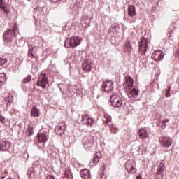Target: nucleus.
<instances>
[{"instance_id":"nucleus-1","label":"nucleus","mask_w":179,"mask_h":179,"mask_svg":"<svg viewBox=\"0 0 179 179\" xmlns=\"http://www.w3.org/2000/svg\"><path fill=\"white\" fill-rule=\"evenodd\" d=\"M16 30H17V26L15 25L13 29H8L3 34V38L4 41L10 42L16 38Z\"/></svg>"},{"instance_id":"nucleus-2","label":"nucleus","mask_w":179,"mask_h":179,"mask_svg":"<svg viewBox=\"0 0 179 179\" xmlns=\"http://www.w3.org/2000/svg\"><path fill=\"white\" fill-rule=\"evenodd\" d=\"M82 40H80V38L78 36H74L71 38L70 39H66L64 43V47L66 48H69L71 47V48H75L78 47V45H80Z\"/></svg>"},{"instance_id":"nucleus-3","label":"nucleus","mask_w":179,"mask_h":179,"mask_svg":"<svg viewBox=\"0 0 179 179\" xmlns=\"http://www.w3.org/2000/svg\"><path fill=\"white\" fill-rule=\"evenodd\" d=\"M138 51L142 55L146 54V51H148V41L146 38H141L138 42Z\"/></svg>"},{"instance_id":"nucleus-4","label":"nucleus","mask_w":179,"mask_h":179,"mask_svg":"<svg viewBox=\"0 0 179 179\" xmlns=\"http://www.w3.org/2000/svg\"><path fill=\"white\" fill-rule=\"evenodd\" d=\"M46 85H48V78H47V74L41 73L38 78L37 85L40 86L41 89H45Z\"/></svg>"},{"instance_id":"nucleus-5","label":"nucleus","mask_w":179,"mask_h":179,"mask_svg":"<svg viewBox=\"0 0 179 179\" xmlns=\"http://www.w3.org/2000/svg\"><path fill=\"white\" fill-rule=\"evenodd\" d=\"M83 143L85 149H90L94 145V139L92 136H84Z\"/></svg>"},{"instance_id":"nucleus-6","label":"nucleus","mask_w":179,"mask_h":179,"mask_svg":"<svg viewBox=\"0 0 179 179\" xmlns=\"http://www.w3.org/2000/svg\"><path fill=\"white\" fill-rule=\"evenodd\" d=\"M110 104L113 107L120 108L122 106V100L117 95H112L110 97Z\"/></svg>"},{"instance_id":"nucleus-7","label":"nucleus","mask_w":179,"mask_h":179,"mask_svg":"<svg viewBox=\"0 0 179 179\" xmlns=\"http://www.w3.org/2000/svg\"><path fill=\"white\" fill-rule=\"evenodd\" d=\"M125 169L129 174H135V173H136V168H135V161H127L125 164Z\"/></svg>"},{"instance_id":"nucleus-8","label":"nucleus","mask_w":179,"mask_h":179,"mask_svg":"<svg viewBox=\"0 0 179 179\" xmlns=\"http://www.w3.org/2000/svg\"><path fill=\"white\" fill-rule=\"evenodd\" d=\"M37 138L38 143H43V146H45L47 141L50 139V136L48 134V132L45 131L38 133L37 135Z\"/></svg>"},{"instance_id":"nucleus-9","label":"nucleus","mask_w":179,"mask_h":179,"mask_svg":"<svg viewBox=\"0 0 179 179\" xmlns=\"http://www.w3.org/2000/svg\"><path fill=\"white\" fill-rule=\"evenodd\" d=\"M81 122H83V125H86L87 127H92L93 124H94V120L93 117H90V115L85 114L82 115Z\"/></svg>"},{"instance_id":"nucleus-10","label":"nucleus","mask_w":179,"mask_h":179,"mask_svg":"<svg viewBox=\"0 0 179 179\" xmlns=\"http://www.w3.org/2000/svg\"><path fill=\"white\" fill-rule=\"evenodd\" d=\"M92 66H93V61L89 59H85L83 60L82 64L83 71H86V72H90V71H92Z\"/></svg>"},{"instance_id":"nucleus-11","label":"nucleus","mask_w":179,"mask_h":179,"mask_svg":"<svg viewBox=\"0 0 179 179\" xmlns=\"http://www.w3.org/2000/svg\"><path fill=\"white\" fill-rule=\"evenodd\" d=\"M152 58L157 62H159V61H162L163 58H164V55H163V51L160 50H157L153 52L152 54Z\"/></svg>"},{"instance_id":"nucleus-12","label":"nucleus","mask_w":179,"mask_h":179,"mask_svg":"<svg viewBox=\"0 0 179 179\" xmlns=\"http://www.w3.org/2000/svg\"><path fill=\"white\" fill-rule=\"evenodd\" d=\"M156 120H157V124L158 125V127H160V128H162V129H164V128L167 127V124H169V122H170V119L169 118L162 119V117H157Z\"/></svg>"},{"instance_id":"nucleus-13","label":"nucleus","mask_w":179,"mask_h":179,"mask_svg":"<svg viewBox=\"0 0 179 179\" xmlns=\"http://www.w3.org/2000/svg\"><path fill=\"white\" fill-rule=\"evenodd\" d=\"M126 81L123 84L124 87H126V89H128L129 90H131L132 89V87L134 86V79L131 78L129 76H127L125 77Z\"/></svg>"},{"instance_id":"nucleus-14","label":"nucleus","mask_w":179,"mask_h":179,"mask_svg":"<svg viewBox=\"0 0 179 179\" xmlns=\"http://www.w3.org/2000/svg\"><path fill=\"white\" fill-rule=\"evenodd\" d=\"M159 142L164 148H170L171 146V138L169 137H162L159 138Z\"/></svg>"},{"instance_id":"nucleus-15","label":"nucleus","mask_w":179,"mask_h":179,"mask_svg":"<svg viewBox=\"0 0 179 179\" xmlns=\"http://www.w3.org/2000/svg\"><path fill=\"white\" fill-rule=\"evenodd\" d=\"M102 87L103 90H113L114 83L110 80H107L103 83Z\"/></svg>"},{"instance_id":"nucleus-16","label":"nucleus","mask_w":179,"mask_h":179,"mask_svg":"<svg viewBox=\"0 0 179 179\" xmlns=\"http://www.w3.org/2000/svg\"><path fill=\"white\" fill-rule=\"evenodd\" d=\"M10 148V142L6 141H0V150L2 152H6L9 150Z\"/></svg>"},{"instance_id":"nucleus-17","label":"nucleus","mask_w":179,"mask_h":179,"mask_svg":"<svg viewBox=\"0 0 179 179\" xmlns=\"http://www.w3.org/2000/svg\"><path fill=\"white\" fill-rule=\"evenodd\" d=\"M55 131L57 135L62 136V135L65 134V124H64L63 126L61 124H59L57 126H56Z\"/></svg>"},{"instance_id":"nucleus-18","label":"nucleus","mask_w":179,"mask_h":179,"mask_svg":"<svg viewBox=\"0 0 179 179\" xmlns=\"http://www.w3.org/2000/svg\"><path fill=\"white\" fill-rule=\"evenodd\" d=\"M80 174L83 179H90L92 178V176L90 175V170L87 169H82L80 171Z\"/></svg>"},{"instance_id":"nucleus-19","label":"nucleus","mask_w":179,"mask_h":179,"mask_svg":"<svg viewBox=\"0 0 179 179\" xmlns=\"http://www.w3.org/2000/svg\"><path fill=\"white\" fill-rule=\"evenodd\" d=\"M138 135L141 139H146L149 136L148 131L145 129H140L138 131Z\"/></svg>"},{"instance_id":"nucleus-20","label":"nucleus","mask_w":179,"mask_h":179,"mask_svg":"<svg viewBox=\"0 0 179 179\" xmlns=\"http://www.w3.org/2000/svg\"><path fill=\"white\" fill-rule=\"evenodd\" d=\"M128 15L130 17H134L136 15V8L134 5H129L128 6Z\"/></svg>"},{"instance_id":"nucleus-21","label":"nucleus","mask_w":179,"mask_h":179,"mask_svg":"<svg viewBox=\"0 0 179 179\" xmlns=\"http://www.w3.org/2000/svg\"><path fill=\"white\" fill-rule=\"evenodd\" d=\"M138 94H139V90H130L128 93V96L129 99H136Z\"/></svg>"},{"instance_id":"nucleus-22","label":"nucleus","mask_w":179,"mask_h":179,"mask_svg":"<svg viewBox=\"0 0 179 179\" xmlns=\"http://www.w3.org/2000/svg\"><path fill=\"white\" fill-rule=\"evenodd\" d=\"M6 82V74L4 73H0V86H3Z\"/></svg>"},{"instance_id":"nucleus-23","label":"nucleus","mask_w":179,"mask_h":179,"mask_svg":"<svg viewBox=\"0 0 179 179\" xmlns=\"http://www.w3.org/2000/svg\"><path fill=\"white\" fill-rule=\"evenodd\" d=\"M31 115H32V117H40V110L37 109L36 107H33Z\"/></svg>"},{"instance_id":"nucleus-24","label":"nucleus","mask_w":179,"mask_h":179,"mask_svg":"<svg viewBox=\"0 0 179 179\" xmlns=\"http://www.w3.org/2000/svg\"><path fill=\"white\" fill-rule=\"evenodd\" d=\"M27 136L30 138L32 135H34V131L33 130L32 126H28V129L27 130Z\"/></svg>"},{"instance_id":"nucleus-25","label":"nucleus","mask_w":179,"mask_h":179,"mask_svg":"<svg viewBox=\"0 0 179 179\" xmlns=\"http://www.w3.org/2000/svg\"><path fill=\"white\" fill-rule=\"evenodd\" d=\"M124 51H128L129 52L132 51V45H131V43H129V41H127L124 43Z\"/></svg>"},{"instance_id":"nucleus-26","label":"nucleus","mask_w":179,"mask_h":179,"mask_svg":"<svg viewBox=\"0 0 179 179\" xmlns=\"http://www.w3.org/2000/svg\"><path fill=\"white\" fill-rule=\"evenodd\" d=\"M0 66H3V68H6V66H8V59L0 58Z\"/></svg>"},{"instance_id":"nucleus-27","label":"nucleus","mask_w":179,"mask_h":179,"mask_svg":"<svg viewBox=\"0 0 179 179\" xmlns=\"http://www.w3.org/2000/svg\"><path fill=\"white\" fill-rule=\"evenodd\" d=\"M108 127L112 134H118V128H117L115 126L109 124Z\"/></svg>"},{"instance_id":"nucleus-28","label":"nucleus","mask_w":179,"mask_h":179,"mask_svg":"<svg viewBox=\"0 0 179 179\" xmlns=\"http://www.w3.org/2000/svg\"><path fill=\"white\" fill-rule=\"evenodd\" d=\"M30 80H31V76L28 75L27 77H25L23 80H22V83H29V82H30Z\"/></svg>"},{"instance_id":"nucleus-29","label":"nucleus","mask_w":179,"mask_h":179,"mask_svg":"<svg viewBox=\"0 0 179 179\" xmlns=\"http://www.w3.org/2000/svg\"><path fill=\"white\" fill-rule=\"evenodd\" d=\"M105 118L106 120V125H107L111 121V116L106 115H105Z\"/></svg>"},{"instance_id":"nucleus-30","label":"nucleus","mask_w":179,"mask_h":179,"mask_svg":"<svg viewBox=\"0 0 179 179\" xmlns=\"http://www.w3.org/2000/svg\"><path fill=\"white\" fill-rule=\"evenodd\" d=\"M34 171H33V168H31L29 169L28 171H27V174L30 178V177H31V174H34Z\"/></svg>"},{"instance_id":"nucleus-31","label":"nucleus","mask_w":179,"mask_h":179,"mask_svg":"<svg viewBox=\"0 0 179 179\" xmlns=\"http://www.w3.org/2000/svg\"><path fill=\"white\" fill-rule=\"evenodd\" d=\"M162 173H164V169L163 168H159L157 170V174H162Z\"/></svg>"},{"instance_id":"nucleus-32","label":"nucleus","mask_w":179,"mask_h":179,"mask_svg":"<svg viewBox=\"0 0 179 179\" xmlns=\"http://www.w3.org/2000/svg\"><path fill=\"white\" fill-rule=\"evenodd\" d=\"M99 158H96L95 157H94V159H93V161H92V163L94 164H97V163H99Z\"/></svg>"},{"instance_id":"nucleus-33","label":"nucleus","mask_w":179,"mask_h":179,"mask_svg":"<svg viewBox=\"0 0 179 179\" xmlns=\"http://www.w3.org/2000/svg\"><path fill=\"white\" fill-rule=\"evenodd\" d=\"M95 158H98V159L100 160V159H101V154H100L99 152H97L96 154V155L94 156Z\"/></svg>"},{"instance_id":"nucleus-34","label":"nucleus","mask_w":179,"mask_h":179,"mask_svg":"<svg viewBox=\"0 0 179 179\" xmlns=\"http://www.w3.org/2000/svg\"><path fill=\"white\" fill-rule=\"evenodd\" d=\"M165 97H170V90L165 91Z\"/></svg>"},{"instance_id":"nucleus-35","label":"nucleus","mask_w":179,"mask_h":179,"mask_svg":"<svg viewBox=\"0 0 179 179\" xmlns=\"http://www.w3.org/2000/svg\"><path fill=\"white\" fill-rule=\"evenodd\" d=\"M28 55L29 57H31V58H36V57L34 56V54H33V52H28Z\"/></svg>"},{"instance_id":"nucleus-36","label":"nucleus","mask_w":179,"mask_h":179,"mask_svg":"<svg viewBox=\"0 0 179 179\" xmlns=\"http://www.w3.org/2000/svg\"><path fill=\"white\" fill-rule=\"evenodd\" d=\"M3 2V0H0V8H1V9H3V8H5Z\"/></svg>"},{"instance_id":"nucleus-37","label":"nucleus","mask_w":179,"mask_h":179,"mask_svg":"<svg viewBox=\"0 0 179 179\" xmlns=\"http://www.w3.org/2000/svg\"><path fill=\"white\" fill-rule=\"evenodd\" d=\"M34 48L32 45L29 46V51L28 52H33Z\"/></svg>"},{"instance_id":"nucleus-38","label":"nucleus","mask_w":179,"mask_h":179,"mask_svg":"<svg viewBox=\"0 0 179 179\" xmlns=\"http://www.w3.org/2000/svg\"><path fill=\"white\" fill-rule=\"evenodd\" d=\"M163 167H164V163H160L159 168L163 169Z\"/></svg>"},{"instance_id":"nucleus-39","label":"nucleus","mask_w":179,"mask_h":179,"mask_svg":"<svg viewBox=\"0 0 179 179\" xmlns=\"http://www.w3.org/2000/svg\"><path fill=\"white\" fill-rule=\"evenodd\" d=\"M136 179H143L142 176H141V175L137 176Z\"/></svg>"},{"instance_id":"nucleus-40","label":"nucleus","mask_w":179,"mask_h":179,"mask_svg":"<svg viewBox=\"0 0 179 179\" xmlns=\"http://www.w3.org/2000/svg\"><path fill=\"white\" fill-rule=\"evenodd\" d=\"M52 177H54V176L50 175L49 176L47 177L46 179H50V178L52 179Z\"/></svg>"},{"instance_id":"nucleus-41","label":"nucleus","mask_w":179,"mask_h":179,"mask_svg":"<svg viewBox=\"0 0 179 179\" xmlns=\"http://www.w3.org/2000/svg\"><path fill=\"white\" fill-rule=\"evenodd\" d=\"M7 101H8V103H12V101H13V100L10 99V100H8Z\"/></svg>"},{"instance_id":"nucleus-42","label":"nucleus","mask_w":179,"mask_h":179,"mask_svg":"<svg viewBox=\"0 0 179 179\" xmlns=\"http://www.w3.org/2000/svg\"><path fill=\"white\" fill-rule=\"evenodd\" d=\"M178 85H179V76L178 78V80H177Z\"/></svg>"},{"instance_id":"nucleus-43","label":"nucleus","mask_w":179,"mask_h":179,"mask_svg":"<svg viewBox=\"0 0 179 179\" xmlns=\"http://www.w3.org/2000/svg\"><path fill=\"white\" fill-rule=\"evenodd\" d=\"M34 12H37V8H35Z\"/></svg>"},{"instance_id":"nucleus-44","label":"nucleus","mask_w":179,"mask_h":179,"mask_svg":"<svg viewBox=\"0 0 179 179\" xmlns=\"http://www.w3.org/2000/svg\"><path fill=\"white\" fill-rule=\"evenodd\" d=\"M1 179H5V176H1Z\"/></svg>"},{"instance_id":"nucleus-45","label":"nucleus","mask_w":179,"mask_h":179,"mask_svg":"<svg viewBox=\"0 0 179 179\" xmlns=\"http://www.w3.org/2000/svg\"><path fill=\"white\" fill-rule=\"evenodd\" d=\"M132 90H136V88H133Z\"/></svg>"},{"instance_id":"nucleus-46","label":"nucleus","mask_w":179,"mask_h":179,"mask_svg":"<svg viewBox=\"0 0 179 179\" xmlns=\"http://www.w3.org/2000/svg\"><path fill=\"white\" fill-rule=\"evenodd\" d=\"M177 54H178V55H179V50L177 52Z\"/></svg>"},{"instance_id":"nucleus-47","label":"nucleus","mask_w":179,"mask_h":179,"mask_svg":"<svg viewBox=\"0 0 179 179\" xmlns=\"http://www.w3.org/2000/svg\"><path fill=\"white\" fill-rule=\"evenodd\" d=\"M27 1H31V0H27Z\"/></svg>"}]
</instances>
